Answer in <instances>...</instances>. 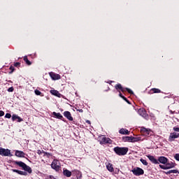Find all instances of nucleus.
<instances>
[{
    "label": "nucleus",
    "instance_id": "1",
    "mask_svg": "<svg viewBox=\"0 0 179 179\" xmlns=\"http://www.w3.org/2000/svg\"><path fill=\"white\" fill-rule=\"evenodd\" d=\"M129 148L127 147H115L113 151L117 156H125L128 153Z\"/></svg>",
    "mask_w": 179,
    "mask_h": 179
},
{
    "label": "nucleus",
    "instance_id": "2",
    "mask_svg": "<svg viewBox=\"0 0 179 179\" xmlns=\"http://www.w3.org/2000/svg\"><path fill=\"white\" fill-rule=\"evenodd\" d=\"M115 89L117 90V92H122V93H125L127 92L129 94H134V91L128 87H123L122 85L117 83L115 85Z\"/></svg>",
    "mask_w": 179,
    "mask_h": 179
},
{
    "label": "nucleus",
    "instance_id": "3",
    "mask_svg": "<svg viewBox=\"0 0 179 179\" xmlns=\"http://www.w3.org/2000/svg\"><path fill=\"white\" fill-rule=\"evenodd\" d=\"M15 164H17V166H19V167H22V169H23L24 171H27V173H29V174H31V173H33V170H31V168L22 161H15Z\"/></svg>",
    "mask_w": 179,
    "mask_h": 179
},
{
    "label": "nucleus",
    "instance_id": "4",
    "mask_svg": "<svg viewBox=\"0 0 179 179\" xmlns=\"http://www.w3.org/2000/svg\"><path fill=\"white\" fill-rule=\"evenodd\" d=\"M15 164H17V166H19V167H22V169H23L24 171H27V173H29V174H31V173H33V170H31V168L22 161H15Z\"/></svg>",
    "mask_w": 179,
    "mask_h": 179
},
{
    "label": "nucleus",
    "instance_id": "5",
    "mask_svg": "<svg viewBox=\"0 0 179 179\" xmlns=\"http://www.w3.org/2000/svg\"><path fill=\"white\" fill-rule=\"evenodd\" d=\"M131 172L134 176H143L145 174V171L140 167H135L134 169L131 170Z\"/></svg>",
    "mask_w": 179,
    "mask_h": 179
},
{
    "label": "nucleus",
    "instance_id": "6",
    "mask_svg": "<svg viewBox=\"0 0 179 179\" xmlns=\"http://www.w3.org/2000/svg\"><path fill=\"white\" fill-rule=\"evenodd\" d=\"M0 155L4 157L12 156V155L10 154V150L5 149L2 147H0Z\"/></svg>",
    "mask_w": 179,
    "mask_h": 179
},
{
    "label": "nucleus",
    "instance_id": "7",
    "mask_svg": "<svg viewBox=\"0 0 179 179\" xmlns=\"http://www.w3.org/2000/svg\"><path fill=\"white\" fill-rule=\"evenodd\" d=\"M51 167L53 170H55V171H59V170H61V165L58 164V160L57 159L53 160L51 164Z\"/></svg>",
    "mask_w": 179,
    "mask_h": 179
},
{
    "label": "nucleus",
    "instance_id": "8",
    "mask_svg": "<svg viewBox=\"0 0 179 179\" xmlns=\"http://www.w3.org/2000/svg\"><path fill=\"white\" fill-rule=\"evenodd\" d=\"M138 113L139 115H141V117H143L145 120H148V118H149V115H148V113H146V110H145V108H141L138 109Z\"/></svg>",
    "mask_w": 179,
    "mask_h": 179
},
{
    "label": "nucleus",
    "instance_id": "9",
    "mask_svg": "<svg viewBox=\"0 0 179 179\" xmlns=\"http://www.w3.org/2000/svg\"><path fill=\"white\" fill-rule=\"evenodd\" d=\"M179 137V134L176 132L171 133L169 137V141L173 142L174 139H177Z\"/></svg>",
    "mask_w": 179,
    "mask_h": 179
},
{
    "label": "nucleus",
    "instance_id": "10",
    "mask_svg": "<svg viewBox=\"0 0 179 179\" xmlns=\"http://www.w3.org/2000/svg\"><path fill=\"white\" fill-rule=\"evenodd\" d=\"M101 145H106V143H111V139L110 138L101 137L99 140Z\"/></svg>",
    "mask_w": 179,
    "mask_h": 179
},
{
    "label": "nucleus",
    "instance_id": "11",
    "mask_svg": "<svg viewBox=\"0 0 179 179\" xmlns=\"http://www.w3.org/2000/svg\"><path fill=\"white\" fill-rule=\"evenodd\" d=\"M52 115L53 117H55V118H57L58 120H61L62 121H64V122H66V120H65V118H64V116H62L61 113L53 112Z\"/></svg>",
    "mask_w": 179,
    "mask_h": 179
},
{
    "label": "nucleus",
    "instance_id": "12",
    "mask_svg": "<svg viewBox=\"0 0 179 179\" xmlns=\"http://www.w3.org/2000/svg\"><path fill=\"white\" fill-rule=\"evenodd\" d=\"M49 75L50 78H52V80H59V79H61V76L54 72H50Z\"/></svg>",
    "mask_w": 179,
    "mask_h": 179
},
{
    "label": "nucleus",
    "instance_id": "13",
    "mask_svg": "<svg viewBox=\"0 0 179 179\" xmlns=\"http://www.w3.org/2000/svg\"><path fill=\"white\" fill-rule=\"evenodd\" d=\"M63 115L69 120V121H73V117H72V114L69 111H64Z\"/></svg>",
    "mask_w": 179,
    "mask_h": 179
},
{
    "label": "nucleus",
    "instance_id": "14",
    "mask_svg": "<svg viewBox=\"0 0 179 179\" xmlns=\"http://www.w3.org/2000/svg\"><path fill=\"white\" fill-rule=\"evenodd\" d=\"M147 157L149 159V160L153 163L154 164H159V161L155 158L152 155H148Z\"/></svg>",
    "mask_w": 179,
    "mask_h": 179
},
{
    "label": "nucleus",
    "instance_id": "15",
    "mask_svg": "<svg viewBox=\"0 0 179 179\" xmlns=\"http://www.w3.org/2000/svg\"><path fill=\"white\" fill-rule=\"evenodd\" d=\"M158 162L162 163V164H166V163L169 162V159H167L166 157H159L158 158Z\"/></svg>",
    "mask_w": 179,
    "mask_h": 179
},
{
    "label": "nucleus",
    "instance_id": "16",
    "mask_svg": "<svg viewBox=\"0 0 179 179\" xmlns=\"http://www.w3.org/2000/svg\"><path fill=\"white\" fill-rule=\"evenodd\" d=\"M12 171L13 173H17V174H19L20 176H27V172L26 171H20L17 169H12Z\"/></svg>",
    "mask_w": 179,
    "mask_h": 179
},
{
    "label": "nucleus",
    "instance_id": "17",
    "mask_svg": "<svg viewBox=\"0 0 179 179\" xmlns=\"http://www.w3.org/2000/svg\"><path fill=\"white\" fill-rule=\"evenodd\" d=\"M63 175L65 177H71L72 176V172H71L68 169H63Z\"/></svg>",
    "mask_w": 179,
    "mask_h": 179
},
{
    "label": "nucleus",
    "instance_id": "18",
    "mask_svg": "<svg viewBox=\"0 0 179 179\" xmlns=\"http://www.w3.org/2000/svg\"><path fill=\"white\" fill-rule=\"evenodd\" d=\"M50 93L53 96H56V97H61V96H62L61 93H59V92H58L57 90H51Z\"/></svg>",
    "mask_w": 179,
    "mask_h": 179
},
{
    "label": "nucleus",
    "instance_id": "19",
    "mask_svg": "<svg viewBox=\"0 0 179 179\" xmlns=\"http://www.w3.org/2000/svg\"><path fill=\"white\" fill-rule=\"evenodd\" d=\"M24 155H26L23 151L16 150L15 151V156L17 157H24Z\"/></svg>",
    "mask_w": 179,
    "mask_h": 179
},
{
    "label": "nucleus",
    "instance_id": "20",
    "mask_svg": "<svg viewBox=\"0 0 179 179\" xmlns=\"http://www.w3.org/2000/svg\"><path fill=\"white\" fill-rule=\"evenodd\" d=\"M166 166L167 170H169V169H173V168L176 167V163H173V162H168L166 164Z\"/></svg>",
    "mask_w": 179,
    "mask_h": 179
},
{
    "label": "nucleus",
    "instance_id": "21",
    "mask_svg": "<svg viewBox=\"0 0 179 179\" xmlns=\"http://www.w3.org/2000/svg\"><path fill=\"white\" fill-rule=\"evenodd\" d=\"M141 133L143 134L145 136H148L149 135V131H148V129L145 127H142L141 129Z\"/></svg>",
    "mask_w": 179,
    "mask_h": 179
},
{
    "label": "nucleus",
    "instance_id": "22",
    "mask_svg": "<svg viewBox=\"0 0 179 179\" xmlns=\"http://www.w3.org/2000/svg\"><path fill=\"white\" fill-rule=\"evenodd\" d=\"M119 133H120L122 135H129V131H128V129H121L119 131Z\"/></svg>",
    "mask_w": 179,
    "mask_h": 179
},
{
    "label": "nucleus",
    "instance_id": "23",
    "mask_svg": "<svg viewBox=\"0 0 179 179\" xmlns=\"http://www.w3.org/2000/svg\"><path fill=\"white\" fill-rule=\"evenodd\" d=\"M122 140L123 142H131L132 143V136H123Z\"/></svg>",
    "mask_w": 179,
    "mask_h": 179
},
{
    "label": "nucleus",
    "instance_id": "24",
    "mask_svg": "<svg viewBox=\"0 0 179 179\" xmlns=\"http://www.w3.org/2000/svg\"><path fill=\"white\" fill-rule=\"evenodd\" d=\"M165 173H166L167 175L171 174V173L179 174V171L178 169H172V170L168 171L167 172H165Z\"/></svg>",
    "mask_w": 179,
    "mask_h": 179
},
{
    "label": "nucleus",
    "instance_id": "25",
    "mask_svg": "<svg viewBox=\"0 0 179 179\" xmlns=\"http://www.w3.org/2000/svg\"><path fill=\"white\" fill-rule=\"evenodd\" d=\"M106 169L110 171V173H113L114 171V167H113V164H108L106 166Z\"/></svg>",
    "mask_w": 179,
    "mask_h": 179
},
{
    "label": "nucleus",
    "instance_id": "26",
    "mask_svg": "<svg viewBox=\"0 0 179 179\" xmlns=\"http://www.w3.org/2000/svg\"><path fill=\"white\" fill-rule=\"evenodd\" d=\"M24 61L27 64V65H31V62L29 61V59L27 58V56L24 57Z\"/></svg>",
    "mask_w": 179,
    "mask_h": 179
},
{
    "label": "nucleus",
    "instance_id": "27",
    "mask_svg": "<svg viewBox=\"0 0 179 179\" xmlns=\"http://www.w3.org/2000/svg\"><path fill=\"white\" fill-rule=\"evenodd\" d=\"M139 141H141V137H134V136H131V143L139 142Z\"/></svg>",
    "mask_w": 179,
    "mask_h": 179
},
{
    "label": "nucleus",
    "instance_id": "28",
    "mask_svg": "<svg viewBox=\"0 0 179 179\" xmlns=\"http://www.w3.org/2000/svg\"><path fill=\"white\" fill-rule=\"evenodd\" d=\"M45 156H46V157L50 159L51 157V156H52V154L44 151V152H43V157H45Z\"/></svg>",
    "mask_w": 179,
    "mask_h": 179
},
{
    "label": "nucleus",
    "instance_id": "29",
    "mask_svg": "<svg viewBox=\"0 0 179 179\" xmlns=\"http://www.w3.org/2000/svg\"><path fill=\"white\" fill-rule=\"evenodd\" d=\"M151 92H152V93H162V90H160L157 88L151 89Z\"/></svg>",
    "mask_w": 179,
    "mask_h": 179
},
{
    "label": "nucleus",
    "instance_id": "30",
    "mask_svg": "<svg viewBox=\"0 0 179 179\" xmlns=\"http://www.w3.org/2000/svg\"><path fill=\"white\" fill-rule=\"evenodd\" d=\"M140 162H141L142 164H143L144 166H148V164H149V163H148V161L142 158L140 159Z\"/></svg>",
    "mask_w": 179,
    "mask_h": 179
},
{
    "label": "nucleus",
    "instance_id": "31",
    "mask_svg": "<svg viewBox=\"0 0 179 179\" xmlns=\"http://www.w3.org/2000/svg\"><path fill=\"white\" fill-rule=\"evenodd\" d=\"M9 69H10V71H9V74H10V75L12 74V73H13V72L15 71V67L13 66H10V68H9Z\"/></svg>",
    "mask_w": 179,
    "mask_h": 179
},
{
    "label": "nucleus",
    "instance_id": "32",
    "mask_svg": "<svg viewBox=\"0 0 179 179\" xmlns=\"http://www.w3.org/2000/svg\"><path fill=\"white\" fill-rule=\"evenodd\" d=\"M35 94H36V96H43V93L38 90H35Z\"/></svg>",
    "mask_w": 179,
    "mask_h": 179
},
{
    "label": "nucleus",
    "instance_id": "33",
    "mask_svg": "<svg viewBox=\"0 0 179 179\" xmlns=\"http://www.w3.org/2000/svg\"><path fill=\"white\" fill-rule=\"evenodd\" d=\"M18 117L19 116L17 115H13V116H12L13 121H16V120H17Z\"/></svg>",
    "mask_w": 179,
    "mask_h": 179
},
{
    "label": "nucleus",
    "instance_id": "34",
    "mask_svg": "<svg viewBox=\"0 0 179 179\" xmlns=\"http://www.w3.org/2000/svg\"><path fill=\"white\" fill-rule=\"evenodd\" d=\"M160 169H162V170H167L166 165H159Z\"/></svg>",
    "mask_w": 179,
    "mask_h": 179
},
{
    "label": "nucleus",
    "instance_id": "35",
    "mask_svg": "<svg viewBox=\"0 0 179 179\" xmlns=\"http://www.w3.org/2000/svg\"><path fill=\"white\" fill-rule=\"evenodd\" d=\"M14 90H15V88H13V87H9V88L7 90V92H13Z\"/></svg>",
    "mask_w": 179,
    "mask_h": 179
},
{
    "label": "nucleus",
    "instance_id": "36",
    "mask_svg": "<svg viewBox=\"0 0 179 179\" xmlns=\"http://www.w3.org/2000/svg\"><path fill=\"white\" fill-rule=\"evenodd\" d=\"M174 159H176L177 162H179V154H175Z\"/></svg>",
    "mask_w": 179,
    "mask_h": 179
},
{
    "label": "nucleus",
    "instance_id": "37",
    "mask_svg": "<svg viewBox=\"0 0 179 179\" xmlns=\"http://www.w3.org/2000/svg\"><path fill=\"white\" fill-rule=\"evenodd\" d=\"M123 100H124V101H127L128 104H131V102L129 101V100H128V99H127V97H123Z\"/></svg>",
    "mask_w": 179,
    "mask_h": 179
},
{
    "label": "nucleus",
    "instance_id": "38",
    "mask_svg": "<svg viewBox=\"0 0 179 179\" xmlns=\"http://www.w3.org/2000/svg\"><path fill=\"white\" fill-rule=\"evenodd\" d=\"M12 117V115L10 113H6L5 115V118H10Z\"/></svg>",
    "mask_w": 179,
    "mask_h": 179
},
{
    "label": "nucleus",
    "instance_id": "39",
    "mask_svg": "<svg viewBox=\"0 0 179 179\" xmlns=\"http://www.w3.org/2000/svg\"><path fill=\"white\" fill-rule=\"evenodd\" d=\"M173 131H174L175 132H179V127H173Z\"/></svg>",
    "mask_w": 179,
    "mask_h": 179
},
{
    "label": "nucleus",
    "instance_id": "40",
    "mask_svg": "<svg viewBox=\"0 0 179 179\" xmlns=\"http://www.w3.org/2000/svg\"><path fill=\"white\" fill-rule=\"evenodd\" d=\"M37 153H38V155H42V153L44 154V150H38Z\"/></svg>",
    "mask_w": 179,
    "mask_h": 179
},
{
    "label": "nucleus",
    "instance_id": "41",
    "mask_svg": "<svg viewBox=\"0 0 179 179\" xmlns=\"http://www.w3.org/2000/svg\"><path fill=\"white\" fill-rule=\"evenodd\" d=\"M5 115V112L3 110H0V117H3Z\"/></svg>",
    "mask_w": 179,
    "mask_h": 179
},
{
    "label": "nucleus",
    "instance_id": "42",
    "mask_svg": "<svg viewBox=\"0 0 179 179\" xmlns=\"http://www.w3.org/2000/svg\"><path fill=\"white\" fill-rule=\"evenodd\" d=\"M17 120V122H22V121H23V119L19 116Z\"/></svg>",
    "mask_w": 179,
    "mask_h": 179
},
{
    "label": "nucleus",
    "instance_id": "43",
    "mask_svg": "<svg viewBox=\"0 0 179 179\" xmlns=\"http://www.w3.org/2000/svg\"><path fill=\"white\" fill-rule=\"evenodd\" d=\"M14 66H16V67L20 66V62H16V63H15V64H14Z\"/></svg>",
    "mask_w": 179,
    "mask_h": 179
},
{
    "label": "nucleus",
    "instance_id": "44",
    "mask_svg": "<svg viewBox=\"0 0 179 179\" xmlns=\"http://www.w3.org/2000/svg\"><path fill=\"white\" fill-rule=\"evenodd\" d=\"M119 93H120V94H119V96H120V97H121V99H124V97H125V96H124L122 95V94L121 93V92H120Z\"/></svg>",
    "mask_w": 179,
    "mask_h": 179
},
{
    "label": "nucleus",
    "instance_id": "45",
    "mask_svg": "<svg viewBox=\"0 0 179 179\" xmlns=\"http://www.w3.org/2000/svg\"><path fill=\"white\" fill-rule=\"evenodd\" d=\"M85 122L87 124H88L89 125H90V124H92V122H90V120H86Z\"/></svg>",
    "mask_w": 179,
    "mask_h": 179
},
{
    "label": "nucleus",
    "instance_id": "46",
    "mask_svg": "<svg viewBox=\"0 0 179 179\" xmlns=\"http://www.w3.org/2000/svg\"><path fill=\"white\" fill-rule=\"evenodd\" d=\"M77 111H79V113H83V109H77Z\"/></svg>",
    "mask_w": 179,
    "mask_h": 179
},
{
    "label": "nucleus",
    "instance_id": "47",
    "mask_svg": "<svg viewBox=\"0 0 179 179\" xmlns=\"http://www.w3.org/2000/svg\"><path fill=\"white\" fill-rule=\"evenodd\" d=\"M76 174H80V171H76Z\"/></svg>",
    "mask_w": 179,
    "mask_h": 179
},
{
    "label": "nucleus",
    "instance_id": "48",
    "mask_svg": "<svg viewBox=\"0 0 179 179\" xmlns=\"http://www.w3.org/2000/svg\"><path fill=\"white\" fill-rule=\"evenodd\" d=\"M9 83H12V80H8Z\"/></svg>",
    "mask_w": 179,
    "mask_h": 179
},
{
    "label": "nucleus",
    "instance_id": "49",
    "mask_svg": "<svg viewBox=\"0 0 179 179\" xmlns=\"http://www.w3.org/2000/svg\"><path fill=\"white\" fill-rule=\"evenodd\" d=\"M110 83H113V81H110Z\"/></svg>",
    "mask_w": 179,
    "mask_h": 179
},
{
    "label": "nucleus",
    "instance_id": "50",
    "mask_svg": "<svg viewBox=\"0 0 179 179\" xmlns=\"http://www.w3.org/2000/svg\"><path fill=\"white\" fill-rule=\"evenodd\" d=\"M0 176H1V173H0Z\"/></svg>",
    "mask_w": 179,
    "mask_h": 179
}]
</instances>
